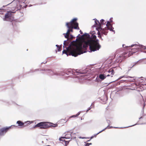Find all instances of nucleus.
<instances>
[{"mask_svg":"<svg viewBox=\"0 0 146 146\" xmlns=\"http://www.w3.org/2000/svg\"><path fill=\"white\" fill-rule=\"evenodd\" d=\"M114 28L112 27V25L111 24H110V31H112L114 32V33L115 34V30H113Z\"/></svg>","mask_w":146,"mask_h":146,"instance_id":"nucleus-23","label":"nucleus"},{"mask_svg":"<svg viewBox=\"0 0 146 146\" xmlns=\"http://www.w3.org/2000/svg\"><path fill=\"white\" fill-rule=\"evenodd\" d=\"M50 126L55 127L56 126L55 124L51 123L43 122L38 123L35 125L34 127H39L40 129H46Z\"/></svg>","mask_w":146,"mask_h":146,"instance_id":"nucleus-5","label":"nucleus"},{"mask_svg":"<svg viewBox=\"0 0 146 146\" xmlns=\"http://www.w3.org/2000/svg\"><path fill=\"white\" fill-rule=\"evenodd\" d=\"M17 1L18 2V3H19V1Z\"/></svg>","mask_w":146,"mask_h":146,"instance_id":"nucleus-60","label":"nucleus"},{"mask_svg":"<svg viewBox=\"0 0 146 146\" xmlns=\"http://www.w3.org/2000/svg\"><path fill=\"white\" fill-rule=\"evenodd\" d=\"M108 72H110V70H108Z\"/></svg>","mask_w":146,"mask_h":146,"instance_id":"nucleus-56","label":"nucleus"},{"mask_svg":"<svg viewBox=\"0 0 146 146\" xmlns=\"http://www.w3.org/2000/svg\"><path fill=\"white\" fill-rule=\"evenodd\" d=\"M92 144V143H89V145H91Z\"/></svg>","mask_w":146,"mask_h":146,"instance_id":"nucleus-52","label":"nucleus"},{"mask_svg":"<svg viewBox=\"0 0 146 146\" xmlns=\"http://www.w3.org/2000/svg\"><path fill=\"white\" fill-rule=\"evenodd\" d=\"M65 135L64 137H61L59 138V140L60 141H62L63 142H67L65 141L64 139H69L71 138V139L73 138L72 137L71 133L70 132H67L65 133Z\"/></svg>","mask_w":146,"mask_h":146,"instance_id":"nucleus-9","label":"nucleus"},{"mask_svg":"<svg viewBox=\"0 0 146 146\" xmlns=\"http://www.w3.org/2000/svg\"><path fill=\"white\" fill-rule=\"evenodd\" d=\"M83 53V52H82L80 53H78L77 54H75L72 52H71L69 54V55H72L73 56H74V57H76L78 55H80Z\"/></svg>","mask_w":146,"mask_h":146,"instance_id":"nucleus-19","label":"nucleus"},{"mask_svg":"<svg viewBox=\"0 0 146 146\" xmlns=\"http://www.w3.org/2000/svg\"><path fill=\"white\" fill-rule=\"evenodd\" d=\"M144 106H143V107L142 110L141 111V113L140 114V116H142L143 117L145 116V114H144Z\"/></svg>","mask_w":146,"mask_h":146,"instance_id":"nucleus-25","label":"nucleus"},{"mask_svg":"<svg viewBox=\"0 0 146 146\" xmlns=\"http://www.w3.org/2000/svg\"><path fill=\"white\" fill-rule=\"evenodd\" d=\"M81 111H80L78 112L77 114L75 115H72L70 117H78L80 114L81 113Z\"/></svg>","mask_w":146,"mask_h":146,"instance_id":"nucleus-24","label":"nucleus"},{"mask_svg":"<svg viewBox=\"0 0 146 146\" xmlns=\"http://www.w3.org/2000/svg\"><path fill=\"white\" fill-rule=\"evenodd\" d=\"M78 36H77L76 40H73L71 42L68 47L66 48L67 51L69 50L75 51L82 49L83 48L86 49L89 46L90 51L89 52H91L92 51L94 52L95 50H98V48H100V47L98 46V48H96V49H93L94 46V45L96 44V43H97V42L95 41L91 40L80 42L78 44H77L76 42L79 40L78 38Z\"/></svg>","mask_w":146,"mask_h":146,"instance_id":"nucleus-2","label":"nucleus"},{"mask_svg":"<svg viewBox=\"0 0 146 146\" xmlns=\"http://www.w3.org/2000/svg\"><path fill=\"white\" fill-rule=\"evenodd\" d=\"M110 126V123H108V126L106 127L105 128H104V129H103V130H101V131H99V132H98V133H97V134H94V136H92L91 137V139H92L94 136H96L98 134H99L100 133H101V132H102V131H104V130H105L107 128H108L109 127V126Z\"/></svg>","mask_w":146,"mask_h":146,"instance_id":"nucleus-18","label":"nucleus"},{"mask_svg":"<svg viewBox=\"0 0 146 146\" xmlns=\"http://www.w3.org/2000/svg\"><path fill=\"white\" fill-rule=\"evenodd\" d=\"M13 126H15L14 125H12L11 126L3 128L0 129V136L3 135L7 132V130L10 128L11 127Z\"/></svg>","mask_w":146,"mask_h":146,"instance_id":"nucleus-11","label":"nucleus"},{"mask_svg":"<svg viewBox=\"0 0 146 146\" xmlns=\"http://www.w3.org/2000/svg\"><path fill=\"white\" fill-rule=\"evenodd\" d=\"M89 143H86L85 146H89Z\"/></svg>","mask_w":146,"mask_h":146,"instance_id":"nucleus-43","label":"nucleus"},{"mask_svg":"<svg viewBox=\"0 0 146 146\" xmlns=\"http://www.w3.org/2000/svg\"><path fill=\"white\" fill-rule=\"evenodd\" d=\"M108 113V112H106L105 116H106V120L107 121H109V120L107 118V113Z\"/></svg>","mask_w":146,"mask_h":146,"instance_id":"nucleus-37","label":"nucleus"},{"mask_svg":"<svg viewBox=\"0 0 146 146\" xmlns=\"http://www.w3.org/2000/svg\"><path fill=\"white\" fill-rule=\"evenodd\" d=\"M90 139L89 140H88V141H90Z\"/></svg>","mask_w":146,"mask_h":146,"instance_id":"nucleus-57","label":"nucleus"},{"mask_svg":"<svg viewBox=\"0 0 146 146\" xmlns=\"http://www.w3.org/2000/svg\"><path fill=\"white\" fill-rule=\"evenodd\" d=\"M18 8H16L15 10H12L13 11H8L7 13H6L5 17L3 18V20L4 21H11L13 19V16H12V13H14L16 12V11L18 10Z\"/></svg>","mask_w":146,"mask_h":146,"instance_id":"nucleus-6","label":"nucleus"},{"mask_svg":"<svg viewBox=\"0 0 146 146\" xmlns=\"http://www.w3.org/2000/svg\"><path fill=\"white\" fill-rule=\"evenodd\" d=\"M133 77L132 76H129L127 75H123V76H121L119 78L117 79H115L114 80H113L110 82V84L113 82L115 81H116L117 80H120L123 78H132ZM127 80L125 78H124L123 79L119 81L118 82V84H119L121 83L124 82H127Z\"/></svg>","mask_w":146,"mask_h":146,"instance_id":"nucleus-8","label":"nucleus"},{"mask_svg":"<svg viewBox=\"0 0 146 146\" xmlns=\"http://www.w3.org/2000/svg\"><path fill=\"white\" fill-rule=\"evenodd\" d=\"M145 59V58H142L139 60H138L140 64Z\"/></svg>","mask_w":146,"mask_h":146,"instance_id":"nucleus-29","label":"nucleus"},{"mask_svg":"<svg viewBox=\"0 0 146 146\" xmlns=\"http://www.w3.org/2000/svg\"><path fill=\"white\" fill-rule=\"evenodd\" d=\"M89 37L90 38V39L88 41L91 40L95 41L96 42H97V43H96V44L94 45V48H93V49H96V48H98V47H100V48H98V50H96L95 51L99 50V49L101 48V46L99 44V40L98 39H97L96 40H95L96 38V36L95 35V34L91 35V36L90 35V37Z\"/></svg>","mask_w":146,"mask_h":146,"instance_id":"nucleus-7","label":"nucleus"},{"mask_svg":"<svg viewBox=\"0 0 146 146\" xmlns=\"http://www.w3.org/2000/svg\"><path fill=\"white\" fill-rule=\"evenodd\" d=\"M122 47H123V48H124L125 47L126 49H127V50H125V51H127L128 50H129V47H126V46L125 47H124V46H125V44H123L122 45Z\"/></svg>","mask_w":146,"mask_h":146,"instance_id":"nucleus-33","label":"nucleus"},{"mask_svg":"<svg viewBox=\"0 0 146 146\" xmlns=\"http://www.w3.org/2000/svg\"><path fill=\"white\" fill-rule=\"evenodd\" d=\"M78 36V37H80V34H79Z\"/></svg>","mask_w":146,"mask_h":146,"instance_id":"nucleus-51","label":"nucleus"},{"mask_svg":"<svg viewBox=\"0 0 146 146\" xmlns=\"http://www.w3.org/2000/svg\"><path fill=\"white\" fill-rule=\"evenodd\" d=\"M110 88H111V87L110 86Z\"/></svg>","mask_w":146,"mask_h":146,"instance_id":"nucleus-63","label":"nucleus"},{"mask_svg":"<svg viewBox=\"0 0 146 146\" xmlns=\"http://www.w3.org/2000/svg\"><path fill=\"white\" fill-rule=\"evenodd\" d=\"M70 36H71V38H72L73 37V36L72 35H70Z\"/></svg>","mask_w":146,"mask_h":146,"instance_id":"nucleus-50","label":"nucleus"},{"mask_svg":"<svg viewBox=\"0 0 146 146\" xmlns=\"http://www.w3.org/2000/svg\"><path fill=\"white\" fill-rule=\"evenodd\" d=\"M1 13H0V14H1Z\"/></svg>","mask_w":146,"mask_h":146,"instance_id":"nucleus-64","label":"nucleus"},{"mask_svg":"<svg viewBox=\"0 0 146 146\" xmlns=\"http://www.w3.org/2000/svg\"><path fill=\"white\" fill-rule=\"evenodd\" d=\"M63 54H66L67 56H68V54L67 52V51H66L64 49L63 51H62Z\"/></svg>","mask_w":146,"mask_h":146,"instance_id":"nucleus-32","label":"nucleus"},{"mask_svg":"<svg viewBox=\"0 0 146 146\" xmlns=\"http://www.w3.org/2000/svg\"><path fill=\"white\" fill-rule=\"evenodd\" d=\"M80 138H82V139H84L85 138V137H80Z\"/></svg>","mask_w":146,"mask_h":146,"instance_id":"nucleus-49","label":"nucleus"},{"mask_svg":"<svg viewBox=\"0 0 146 146\" xmlns=\"http://www.w3.org/2000/svg\"><path fill=\"white\" fill-rule=\"evenodd\" d=\"M95 33L94 31H91L90 32V34L91 35H93Z\"/></svg>","mask_w":146,"mask_h":146,"instance_id":"nucleus-36","label":"nucleus"},{"mask_svg":"<svg viewBox=\"0 0 146 146\" xmlns=\"http://www.w3.org/2000/svg\"><path fill=\"white\" fill-rule=\"evenodd\" d=\"M110 98H111V100H112V99L111 98V95L110 94Z\"/></svg>","mask_w":146,"mask_h":146,"instance_id":"nucleus-55","label":"nucleus"},{"mask_svg":"<svg viewBox=\"0 0 146 146\" xmlns=\"http://www.w3.org/2000/svg\"><path fill=\"white\" fill-rule=\"evenodd\" d=\"M110 76V75H107V76Z\"/></svg>","mask_w":146,"mask_h":146,"instance_id":"nucleus-59","label":"nucleus"},{"mask_svg":"<svg viewBox=\"0 0 146 146\" xmlns=\"http://www.w3.org/2000/svg\"><path fill=\"white\" fill-rule=\"evenodd\" d=\"M91 105L90 106V107L88 108V109L87 110L86 112H87L89 110H90L91 109Z\"/></svg>","mask_w":146,"mask_h":146,"instance_id":"nucleus-40","label":"nucleus"},{"mask_svg":"<svg viewBox=\"0 0 146 146\" xmlns=\"http://www.w3.org/2000/svg\"><path fill=\"white\" fill-rule=\"evenodd\" d=\"M11 3H12V5H13V6H14V7L13 8V9H15L14 10H15L16 8H18L19 9L18 10H19L20 9H21L22 7V6L20 5V7L19 8L18 7V5H17L16 4V3H15V1H13L11 2Z\"/></svg>","mask_w":146,"mask_h":146,"instance_id":"nucleus-16","label":"nucleus"},{"mask_svg":"<svg viewBox=\"0 0 146 146\" xmlns=\"http://www.w3.org/2000/svg\"><path fill=\"white\" fill-rule=\"evenodd\" d=\"M110 24H111V23L113 22V17H111L110 18Z\"/></svg>","mask_w":146,"mask_h":146,"instance_id":"nucleus-38","label":"nucleus"},{"mask_svg":"<svg viewBox=\"0 0 146 146\" xmlns=\"http://www.w3.org/2000/svg\"><path fill=\"white\" fill-rule=\"evenodd\" d=\"M40 70L47 71V73L49 76H53L54 75L59 76V75H57L58 73H60V72H57L56 73H54L53 71H52L50 69H43Z\"/></svg>","mask_w":146,"mask_h":146,"instance_id":"nucleus-10","label":"nucleus"},{"mask_svg":"<svg viewBox=\"0 0 146 146\" xmlns=\"http://www.w3.org/2000/svg\"><path fill=\"white\" fill-rule=\"evenodd\" d=\"M9 4H7V5H5V6L3 5V8H4V7H5V6H6L7 5H9Z\"/></svg>","mask_w":146,"mask_h":146,"instance_id":"nucleus-48","label":"nucleus"},{"mask_svg":"<svg viewBox=\"0 0 146 146\" xmlns=\"http://www.w3.org/2000/svg\"><path fill=\"white\" fill-rule=\"evenodd\" d=\"M58 50L59 52L61 51L60 47V46L58 48Z\"/></svg>","mask_w":146,"mask_h":146,"instance_id":"nucleus-42","label":"nucleus"},{"mask_svg":"<svg viewBox=\"0 0 146 146\" xmlns=\"http://www.w3.org/2000/svg\"><path fill=\"white\" fill-rule=\"evenodd\" d=\"M83 74V73L81 72H79L77 70H72L71 69L65 70L63 72H60L58 73L57 75L59 76H64L67 77L72 76V75H78V74Z\"/></svg>","mask_w":146,"mask_h":146,"instance_id":"nucleus-3","label":"nucleus"},{"mask_svg":"<svg viewBox=\"0 0 146 146\" xmlns=\"http://www.w3.org/2000/svg\"><path fill=\"white\" fill-rule=\"evenodd\" d=\"M46 62H45V63H44V64H45V63H46Z\"/></svg>","mask_w":146,"mask_h":146,"instance_id":"nucleus-62","label":"nucleus"},{"mask_svg":"<svg viewBox=\"0 0 146 146\" xmlns=\"http://www.w3.org/2000/svg\"><path fill=\"white\" fill-rule=\"evenodd\" d=\"M2 9H2V8H0V10H2Z\"/></svg>","mask_w":146,"mask_h":146,"instance_id":"nucleus-53","label":"nucleus"},{"mask_svg":"<svg viewBox=\"0 0 146 146\" xmlns=\"http://www.w3.org/2000/svg\"><path fill=\"white\" fill-rule=\"evenodd\" d=\"M84 35V36H86L87 37H90V35H89L88 33H85Z\"/></svg>","mask_w":146,"mask_h":146,"instance_id":"nucleus-34","label":"nucleus"},{"mask_svg":"<svg viewBox=\"0 0 146 146\" xmlns=\"http://www.w3.org/2000/svg\"><path fill=\"white\" fill-rule=\"evenodd\" d=\"M67 40H64V42L63 44H64V43L68 44L69 43V42H66V41H67Z\"/></svg>","mask_w":146,"mask_h":146,"instance_id":"nucleus-39","label":"nucleus"},{"mask_svg":"<svg viewBox=\"0 0 146 146\" xmlns=\"http://www.w3.org/2000/svg\"><path fill=\"white\" fill-rule=\"evenodd\" d=\"M106 27L108 28V29H110V21H108L106 25Z\"/></svg>","mask_w":146,"mask_h":146,"instance_id":"nucleus-26","label":"nucleus"},{"mask_svg":"<svg viewBox=\"0 0 146 146\" xmlns=\"http://www.w3.org/2000/svg\"><path fill=\"white\" fill-rule=\"evenodd\" d=\"M109 109V106H108L107 107V108H106V109L107 110L108 109Z\"/></svg>","mask_w":146,"mask_h":146,"instance_id":"nucleus-45","label":"nucleus"},{"mask_svg":"<svg viewBox=\"0 0 146 146\" xmlns=\"http://www.w3.org/2000/svg\"><path fill=\"white\" fill-rule=\"evenodd\" d=\"M94 20H95V24L93 25L92 27H96V28L100 24V22L96 19H94Z\"/></svg>","mask_w":146,"mask_h":146,"instance_id":"nucleus-17","label":"nucleus"},{"mask_svg":"<svg viewBox=\"0 0 146 146\" xmlns=\"http://www.w3.org/2000/svg\"><path fill=\"white\" fill-rule=\"evenodd\" d=\"M75 138H76V137H74L73 138H74V139H75Z\"/></svg>","mask_w":146,"mask_h":146,"instance_id":"nucleus-58","label":"nucleus"},{"mask_svg":"<svg viewBox=\"0 0 146 146\" xmlns=\"http://www.w3.org/2000/svg\"><path fill=\"white\" fill-rule=\"evenodd\" d=\"M106 22H105L104 20L103 19H102L100 21V24L96 28V29L98 31L99 30H101L102 29V27L101 25H106Z\"/></svg>","mask_w":146,"mask_h":146,"instance_id":"nucleus-12","label":"nucleus"},{"mask_svg":"<svg viewBox=\"0 0 146 146\" xmlns=\"http://www.w3.org/2000/svg\"><path fill=\"white\" fill-rule=\"evenodd\" d=\"M140 64L138 62V61H137V62H135L134 64L131 67H129L128 68V70L129 71L131 70V68L133 67L134 66L136 65L137 64Z\"/></svg>","mask_w":146,"mask_h":146,"instance_id":"nucleus-22","label":"nucleus"},{"mask_svg":"<svg viewBox=\"0 0 146 146\" xmlns=\"http://www.w3.org/2000/svg\"><path fill=\"white\" fill-rule=\"evenodd\" d=\"M106 77L103 74H101L99 75V76H97L96 79V81L97 82H99V79L101 80H104Z\"/></svg>","mask_w":146,"mask_h":146,"instance_id":"nucleus-15","label":"nucleus"},{"mask_svg":"<svg viewBox=\"0 0 146 146\" xmlns=\"http://www.w3.org/2000/svg\"><path fill=\"white\" fill-rule=\"evenodd\" d=\"M80 34H82L83 33L82 31L81 30L80 31Z\"/></svg>","mask_w":146,"mask_h":146,"instance_id":"nucleus-47","label":"nucleus"},{"mask_svg":"<svg viewBox=\"0 0 146 146\" xmlns=\"http://www.w3.org/2000/svg\"><path fill=\"white\" fill-rule=\"evenodd\" d=\"M98 35H99V34H100V33H99V32H98Z\"/></svg>","mask_w":146,"mask_h":146,"instance_id":"nucleus-54","label":"nucleus"},{"mask_svg":"<svg viewBox=\"0 0 146 146\" xmlns=\"http://www.w3.org/2000/svg\"><path fill=\"white\" fill-rule=\"evenodd\" d=\"M39 69H35V70H31L30 71L29 73L33 72H35V71H39Z\"/></svg>","mask_w":146,"mask_h":146,"instance_id":"nucleus-30","label":"nucleus"},{"mask_svg":"<svg viewBox=\"0 0 146 146\" xmlns=\"http://www.w3.org/2000/svg\"><path fill=\"white\" fill-rule=\"evenodd\" d=\"M146 124V123H135L134 125H130V126H127V127H113L112 126H110V128H115L122 129V128H127V127H129L133 126H134L136 125H143V124Z\"/></svg>","mask_w":146,"mask_h":146,"instance_id":"nucleus-13","label":"nucleus"},{"mask_svg":"<svg viewBox=\"0 0 146 146\" xmlns=\"http://www.w3.org/2000/svg\"><path fill=\"white\" fill-rule=\"evenodd\" d=\"M63 35H64V37L66 38H68L69 36V34H67V33H64Z\"/></svg>","mask_w":146,"mask_h":146,"instance_id":"nucleus-27","label":"nucleus"},{"mask_svg":"<svg viewBox=\"0 0 146 146\" xmlns=\"http://www.w3.org/2000/svg\"><path fill=\"white\" fill-rule=\"evenodd\" d=\"M17 123L18 124V126H19L23 125L24 127L25 126L24 125V123L20 121H17Z\"/></svg>","mask_w":146,"mask_h":146,"instance_id":"nucleus-21","label":"nucleus"},{"mask_svg":"<svg viewBox=\"0 0 146 146\" xmlns=\"http://www.w3.org/2000/svg\"><path fill=\"white\" fill-rule=\"evenodd\" d=\"M77 20L76 18H74L70 22L66 23V25L68 28L67 32V34H69L70 32H72V29L79 30V28L78 27V24L76 22Z\"/></svg>","mask_w":146,"mask_h":146,"instance_id":"nucleus-4","label":"nucleus"},{"mask_svg":"<svg viewBox=\"0 0 146 146\" xmlns=\"http://www.w3.org/2000/svg\"><path fill=\"white\" fill-rule=\"evenodd\" d=\"M64 44L63 46V48L64 49L65 48V49L66 50V48L68 47H66V46H67V45L68 44L64 43V44Z\"/></svg>","mask_w":146,"mask_h":146,"instance_id":"nucleus-31","label":"nucleus"},{"mask_svg":"<svg viewBox=\"0 0 146 146\" xmlns=\"http://www.w3.org/2000/svg\"><path fill=\"white\" fill-rule=\"evenodd\" d=\"M100 99L102 102V103L103 104H105L106 103V102L108 100V98L107 96L106 95H105L100 97Z\"/></svg>","mask_w":146,"mask_h":146,"instance_id":"nucleus-14","label":"nucleus"},{"mask_svg":"<svg viewBox=\"0 0 146 146\" xmlns=\"http://www.w3.org/2000/svg\"><path fill=\"white\" fill-rule=\"evenodd\" d=\"M111 72V74L113 75L114 74V70L110 68V73Z\"/></svg>","mask_w":146,"mask_h":146,"instance_id":"nucleus-28","label":"nucleus"},{"mask_svg":"<svg viewBox=\"0 0 146 146\" xmlns=\"http://www.w3.org/2000/svg\"><path fill=\"white\" fill-rule=\"evenodd\" d=\"M143 118L142 116H141L139 118V119H142V118Z\"/></svg>","mask_w":146,"mask_h":146,"instance_id":"nucleus-44","label":"nucleus"},{"mask_svg":"<svg viewBox=\"0 0 146 146\" xmlns=\"http://www.w3.org/2000/svg\"><path fill=\"white\" fill-rule=\"evenodd\" d=\"M70 141H66L67 142H65V144H66V145H67L69 143V142Z\"/></svg>","mask_w":146,"mask_h":146,"instance_id":"nucleus-41","label":"nucleus"},{"mask_svg":"<svg viewBox=\"0 0 146 146\" xmlns=\"http://www.w3.org/2000/svg\"><path fill=\"white\" fill-rule=\"evenodd\" d=\"M43 63V62H42L41 63V64H42V63Z\"/></svg>","mask_w":146,"mask_h":146,"instance_id":"nucleus-61","label":"nucleus"},{"mask_svg":"<svg viewBox=\"0 0 146 146\" xmlns=\"http://www.w3.org/2000/svg\"><path fill=\"white\" fill-rule=\"evenodd\" d=\"M84 36V35L83 34V35H82L80 36V37H78V39H81V38H83Z\"/></svg>","mask_w":146,"mask_h":146,"instance_id":"nucleus-35","label":"nucleus"},{"mask_svg":"<svg viewBox=\"0 0 146 146\" xmlns=\"http://www.w3.org/2000/svg\"><path fill=\"white\" fill-rule=\"evenodd\" d=\"M84 76H76V77L74 76H71V77L73 78H77V80L76 81H77L79 82L80 81L79 80V79H82L83 78Z\"/></svg>","mask_w":146,"mask_h":146,"instance_id":"nucleus-20","label":"nucleus"},{"mask_svg":"<svg viewBox=\"0 0 146 146\" xmlns=\"http://www.w3.org/2000/svg\"><path fill=\"white\" fill-rule=\"evenodd\" d=\"M129 47V50L122 52V49L120 48L116 52L111 54L110 56V66L116 64V66L119 65L120 63L127 58L133 55L141 49H146V47L137 42V44H132L127 46Z\"/></svg>","mask_w":146,"mask_h":146,"instance_id":"nucleus-1","label":"nucleus"},{"mask_svg":"<svg viewBox=\"0 0 146 146\" xmlns=\"http://www.w3.org/2000/svg\"><path fill=\"white\" fill-rule=\"evenodd\" d=\"M56 47H57V48H58V47H59V46L58 45V44H56Z\"/></svg>","mask_w":146,"mask_h":146,"instance_id":"nucleus-46","label":"nucleus"}]
</instances>
